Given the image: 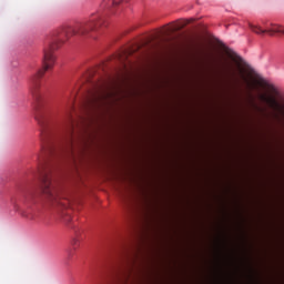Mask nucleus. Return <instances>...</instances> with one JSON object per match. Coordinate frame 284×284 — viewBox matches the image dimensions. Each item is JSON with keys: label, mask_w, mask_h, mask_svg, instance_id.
Segmentation results:
<instances>
[{"label": "nucleus", "mask_w": 284, "mask_h": 284, "mask_svg": "<svg viewBox=\"0 0 284 284\" xmlns=\"http://www.w3.org/2000/svg\"><path fill=\"white\" fill-rule=\"evenodd\" d=\"M123 3H128V0H103L101 11L95 13L89 21L80 22L77 27H62L47 38L43 48L42 68L34 67V73L29 79L33 116L39 125L41 143L45 150H50L52 130L48 119V100L45 99L48 87L44 85L52 74H57L54 65H59V61L54 52L63 48L72 37L98 39L94 33H99L102 28L110 26L108 18L110 14H116V10H120Z\"/></svg>", "instance_id": "1"}, {"label": "nucleus", "mask_w": 284, "mask_h": 284, "mask_svg": "<svg viewBox=\"0 0 284 284\" xmlns=\"http://www.w3.org/2000/svg\"><path fill=\"white\" fill-rule=\"evenodd\" d=\"M6 192L14 207L16 212H23L21 210V205H19L20 201H26L28 199V194H30V190L28 189V183L26 182H13V186H6Z\"/></svg>", "instance_id": "2"}, {"label": "nucleus", "mask_w": 284, "mask_h": 284, "mask_svg": "<svg viewBox=\"0 0 284 284\" xmlns=\"http://www.w3.org/2000/svg\"><path fill=\"white\" fill-rule=\"evenodd\" d=\"M74 232V236L71 239V251L69 252L70 256L72 254H77V250H80V247L83 245V235H81V230L77 229L74 224H70Z\"/></svg>", "instance_id": "3"}, {"label": "nucleus", "mask_w": 284, "mask_h": 284, "mask_svg": "<svg viewBox=\"0 0 284 284\" xmlns=\"http://www.w3.org/2000/svg\"><path fill=\"white\" fill-rule=\"evenodd\" d=\"M265 34H268V37H284V27L271 23V27H263L260 26V37H265Z\"/></svg>", "instance_id": "4"}, {"label": "nucleus", "mask_w": 284, "mask_h": 284, "mask_svg": "<svg viewBox=\"0 0 284 284\" xmlns=\"http://www.w3.org/2000/svg\"><path fill=\"white\" fill-rule=\"evenodd\" d=\"M264 100L266 101L267 104L271 105V108H273V110H275V112H280V114H284V106L278 104V102H276L274 98H264Z\"/></svg>", "instance_id": "5"}, {"label": "nucleus", "mask_w": 284, "mask_h": 284, "mask_svg": "<svg viewBox=\"0 0 284 284\" xmlns=\"http://www.w3.org/2000/svg\"><path fill=\"white\" fill-rule=\"evenodd\" d=\"M252 72L255 74V77H257V79L264 84L267 85V88H272V90L276 91V87H274V84H270V82L267 81V79H265L263 75H261L258 72H256V70H254V68H251Z\"/></svg>", "instance_id": "6"}, {"label": "nucleus", "mask_w": 284, "mask_h": 284, "mask_svg": "<svg viewBox=\"0 0 284 284\" xmlns=\"http://www.w3.org/2000/svg\"><path fill=\"white\" fill-rule=\"evenodd\" d=\"M229 52H231V54H233V57H236V59L241 63H244V65H250V64H247V61H245V59H243V57H241L239 53H236V51H234L233 49H229Z\"/></svg>", "instance_id": "7"}]
</instances>
